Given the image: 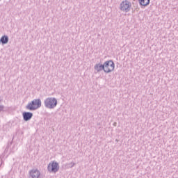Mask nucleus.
Listing matches in <instances>:
<instances>
[{
    "mask_svg": "<svg viewBox=\"0 0 178 178\" xmlns=\"http://www.w3.org/2000/svg\"><path fill=\"white\" fill-rule=\"evenodd\" d=\"M1 42L4 45L5 44H8L9 42V37L8 35H3L1 38Z\"/></svg>",
    "mask_w": 178,
    "mask_h": 178,
    "instance_id": "nucleus-9",
    "label": "nucleus"
},
{
    "mask_svg": "<svg viewBox=\"0 0 178 178\" xmlns=\"http://www.w3.org/2000/svg\"><path fill=\"white\" fill-rule=\"evenodd\" d=\"M115 141H117V143H118V139H116Z\"/></svg>",
    "mask_w": 178,
    "mask_h": 178,
    "instance_id": "nucleus-14",
    "label": "nucleus"
},
{
    "mask_svg": "<svg viewBox=\"0 0 178 178\" xmlns=\"http://www.w3.org/2000/svg\"><path fill=\"white\" fill-rule=\"evenodd\" d=\"M47 170L50 172L56 173L59 170V163L55 161L49 163L47 166Z\"/></svg>",
    "mask_w": 178,
    "mask_h": 178,
    "instance_id": "nucleus-5",
    "label": "nucleus"
},
{
    "mask_svg": "<svg viewBox=\"0 0 178 178\" xmlns=\"http://www.w3.org/2000/svg\"><path fill=\"white\" fill-rule=\"evenodd\" d=\"M104 73H111V72H113L115 70V63L113 60H107L104 63Z\"/></svg>",
    "mask_w": 178,
    "mask_h": 178,
    "instance_id": "nucleus-3",
    "label": "nucleus"
},
{
    "mask_svg": "<svg viewBox=\"0 0 178 178\" xmlns=\"http://www.w3.org/2000/svg\"><path fill=\"white\" fill-rule=\"evenodd\" d=\"M95 70H96L98 72H102V70H104V72H105V67L104 64H101V63H97L95 64V67H94Z\"/></svg>",
    "mask_w": 178,
    "mask_h": 178,
    "instance_id": "nucleus-8",
    "label": "nucleus"
},
{
    "mask_svg": "<svg viewBox=\"0 0 178 178\" xmlns=\"http://www.w3.org/2000/svg\"><path fill=\"white\" fill-rule=\"evenodd\" d=\"M23 119L25 122H29L33 118V113L31 112H24L22 113Z\"/></svg>",
    "mask_w": 178,
    "mask_h": 178,
    "instance_id": "nucleus-7",
    "label": "nucleus"
},
{
    "mask_svg": "<svg viewBox=\"0 0 178 178\" xmlns=\"http://www.w3.org/2000/svg\"><path fill=\"white\" fill-rule=\"evenodd\" d=\"M38 108H41L40 99H35L26 106V109H28V111H35L38 109Z\"/></svg>",
    "mask_w": 178,
    "mask_h": 178,
    "instance_id": "nucleus-2",
    "label": "nucleus"
},
{
    "mask_svg": "<svg viewBox=\"0 0 178 178\" xmlns=\"http://www.w3.org/2000/svg\"><path fill=\"white\" fill-rule=\"evenodd\" d=\"M113 126H116V122H114V123H113Z\"/></svg>",
    "mask_w": 178,
    "mask_h": 178,
    "instance_id": "nucleus-13",
    "label": "nucleus"
},
{
    "mask_svg": "<svg viewBox=\"0 0 178 178\" xmlns=\"http://www.w3.org/2000/svg\"><path fill=\"white\" fill-rule=\"evenodd\" d=\"M30 178H40L41 176V172L38 169H32L29 171Z\"/></svg>",
    "mask_w": 178,
    "mask_h": 178,
    "instance_id": "nucleus-6",
    "label": "nucleus"
},
{
    "mask_svg": "<svg viewBox=\"0 0 178 178\" xmlns=\"http://www.w3.org/2000/svg\"><path fill=\"white\" fill-rule=\"evenodd\" d=\"M44 104L47 109H55L58 105V99L55 97H47L44 99Z\"/></svg>",
    "mask_w": 178,
    "mask_h": 178,
    "instance_id": "nucleus-1",
    "label": "nucleus"
},
{
    "mask_svg": "<svg viewBox=\"0 0 178 178\" xmlns=\"http://www.w3.org/2000/svg\"><path fill=\"white\" fill-rule=\"evenodd\" d=\"M120 9L122 12H125L126 13L130 12V9H131V2L127 0L122 1L120 4Z\"/></svg>",
    "mask_w": 178,
    "mask_h": 178,
    "instance_id": "nucleus-4",
    "label": "nucleus"
},
{
    "mask_svg": "<svg viewBox=\"0 0 178 178\" xmlns=\"http://www.w3.org/2000/svg\"><path fill=\"white\" fill-rule=\"evenodd\" d=\"M2 109H3V106H1V111H2Z\"/></svg>",
    "mask_w": 178,
    "mask_h": 178,
    "instance_id": "nucleus-12",
    "label": "nucleus"
},
{
    "mask_svg": "<svg viewBox=\"0 0 178 178\" xmlns=\"http://www.w3.org/2000/svg\"><path fill=\"white\" fill-rule=\"evenodd\" d=\"M74 165H76V163H73V162H71V163H67L65 165V166L69 168H73V166H74Z\"/></svg>",
    "mask_w": 178,
    "mask_h": 178,
    "instance_id": "nucleus-11",
    "label": "nucleus"
},
{
    "mask_svg": "<svg viewBox=\"0 0 178 178\" xmlns=\"http://www.w3.org/2000/svg\"><path fill=\"white\" fill-rule=\"evenodd\" d=\"M151 0H138V2L141 6H148Z\"/></svg>",
    "mask_w": 178,
    "mask_h": 178,
    "instance_id": "nucleus-10",
    "label": "nucleus"
}]
</instances>
